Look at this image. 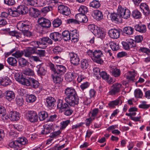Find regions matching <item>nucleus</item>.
Instances as JSON below:
<instances>
[{"label": "nucleus", "mask_w": 150, "mask_h": 150, "mask_svg": "<svg viewBox=\"0 0 150 150\" xmlns=\"http://www.w3.org/2000/svg\"><path fill=\"white\" fill-rule=\"evenodd\" d=\"M64 94L66 96L64 100L69 105L74 107L78 104L79 98L74 88L67 87L64 90Z\"/></svg>", "instance_id": "1"}, {"label": "nucleus", "mask_w": 150, "mask_h": 150, "mask_svg": "<svg viewBox=\"0 0 150 150\" xmlns=\"http://www.w3.org/2000/svg\"><path fill=\"white\" fill-rule=\"evenodd\" d=\"M17 28L21 31H23L25 36L30 37L32 35L31 33L29 30L31 28L30 22L28 21H23L18 22L17 25Z\"/></svg>", "instance_id": "2"}, {"label": "nucleus", "mask_w": 150, "mask_h": 150, "mask_svg": "<svg viewBox=\"0 0 150 150\" xmlns=\"http://www.w3.org/2000/svg\"><path fill=\"white\" fill-rule=\"evenodd\" d=\"M86 53L93 62L100 64H102L104 63V61L102 58L103 55L101 51L96 50L93 51L89 50Z\"/></svg>", "instance_id": "3"}, {"label": "nucleus", "mask_w": 150, "mask_h": 150, "mask_svg": "<svg viewBox=\"0 0 150 150\" xmlns=\"http://www.w3.org/2000/svg\"><path fill=\"white\" fill-rule=\"evenodd\" d=\"M117 12L120 17L124 19H127L130 16L131 12L126 7H123L121 6H119L117 9Z\"/></svg>", "instance_id": "4"}, {"label": "nucleus", "mask_w": 150, "mask_h": 150, "mask_svg": "<svg viewBox=\"0 0 150 150\" xmlns=\"http://www.w3.org/2000/svg\"><path fill=\"white\" fill-rule=\"evenodd\" d=\"M57 2L55 3V4H57L58 5V11L60 13L66 16H69L71 14L70 10L68 7L61 4L58 1Z\"/></svg>", "instance_id": "5"}, {"label": "nucleus", "mask_w": 150, "mask_h": 150, "mask_svg": "<svg viewBox=\"0 0 150 150\" xmlns=\"http://www.w3.org/2000/svg\"><path fill=\"white\" fill-rule=\"evenodd\" d=\"M126 42L123 41L122 43L124 48L125 50H129L130 48L135 47L136 48L138 45H137L134 40L131 39L126 40Z\"/></svg>", "instance_id": "6"}, {"label": "nucleus", "mask_w": 150, "mask_h": 150, "mask_svg": "<svg viewBox=\"0 0 150 150\" xmlns=\"http://www.w3.org/2000/svg\"><path fill=\"white\" fill-rule=\"evenodd\" d=\"M39 84L38 81L34 78L27 77L25 85L28 86H30L32 88L36 89L38 87Z\"/></svg>", "instance_id": "7"}, {"label": "nucleus", "mask_w": 150, "mask_h": 150, "mask_svg": "<svg viewBox=\"0 0 150 150\" xmlns=\"http://www.w3.org/2000/svg\"><path fill=\"white\" fill-rule=\"evenodd\" d=\"M122 86V85L120 83H116L113 84L109 92V94L112 96L117 94L120 92Z\"/></svg>", "instance_id": "8"}, {"label": "nucleus", "mask_w": 150, "mask_h": 150, "mask_svg": "<svg viewBox=\"0 0 150 150\" xmlns=\"http://www.w3.org/2000/svg\"><path fill=\"white\" fill-rule=\"evenodd\" d=\"M69 55L70 58V61L72 64L74 66H77L79 64L80 59L76 53L71 52L69 53Z\"/></svg>", "instance_id": "9"}, {"label": "nucleus", "mask_w": 150, "mask_h": 150, "mask_svg": "<svg viewBox=\"0 0 150 150\" xmlns=\"http://www.w3.org/2000/svg\"><path fill=\"white\" fill-rule=\"evenodd\" d=\"M37 22L41 26L44 28H49L51 26L50 21L48 19L43 17L38 18Z\"/></svg>", "instance_id": "10"}, {"label": "nucleus", "mask_w": 150, "mask_h": 150, "mask_svg": "<svg viewBox=\"0 0 150 150\" xmlns=\"http://www.w3.org/2000/svg\"><path fill=\"white\" fill-rule=\"evenodd\" d=\"M40 48L44 49L47 47V44L52 45L53 43V41L51 39L48 37L42 38H40Z\"/></svg>", "instance_id": "11"}, {"label": "nucleus", "mask_w": 150, "mask_h": 150, "mask_svg": "<svg viewBox=\"0 0 150 150\" xmlns=\"http://www.w3.org/2000/svg\"><path fill=\"white\" fill-rule=\"evenodd\" d=\"M14 78L16 81L24 85L27 79V77H24L21 73L20 72L16 73L14 74Z\"/></svg>", "instance_id": "12"}, {"label": "nucleus", "mask_w": 150, "mask_h": 150, "mask_svg": "<svg viewBox=\"0 0 150 150\" xmlns=\"http://www.w3.org/2000/svg\"><path fill=\"white\" fill-rule=\"evenodd\" d=\"M137 75L134 70H132V71H129L127 73H126L125 75V77L129 81L132 82H135L136 79L135 76Z\"/></svg>", "instance_id": "13"}, {"label": "nucleus", "mask_w": 150, "mask_h": 150, "mask_svg": "<svg viewBox=\"0 0 150 150\" xmlns=\"http://www.w3.org/2000/svg\"><path fill=\"white\" fill-rule=\"evenodd\" d=\"M108 34L110 38L114 39H117L120 35V31L116 29H111L109 30Z\"/></svg>", "instance_id": "14"}, {"label": "nucleus", "mask_w": 150, "mask_h": 150, "mask_svg": "<svg viewBox=\"0 0 150 150\" xmlns=\"http://www.w3.org/2000/svg\"><path fill=\"white\" fill-rule=\"evenodd\" d=\"M110 72L111 75L115 77H119L121 75L120 70L116 66L111 65L110 67Z\"/></svg>", "instance_id": "15"}, {"label": "nucleus", "mask_w": 150, "mask_h": 150, "mask_svg": "<svg viewBox=\"0 0 150 150\" xmlns=\"http://www.w3.org/2000/svg\"><path fill=\"white\" fill-rule=\"evenodd\" d=\"M28 117L29 120L32 122L34 123L38 121V115L35 112L33 111H28Z\"/></svg>", "instance_id": "16"}, {"label": "nucleus", "mask_w": 150, "mask_h": 150, "mask_svg": "<svg viewBox=\"0 0 150 150\" xmlns=\"http://www.w3.org/2000/svg\"><path fill=\"white\" fill-rule=\"evenodd\" d=\"M75 17L78 24L82 23H86L88 21V19L85 14L79 13L76 15Z\"/></svg>", "instance_id": "17"}, {"label": "nucleus", "mask_w": 150, "mask_h": 150, "mask_svg": "<svg viewBox=\"0 0 150 150\" xmlns=\"http://www.w3.org/2000/svg\"><path fill=\"white\" fill-rule=\"evenodd\" d=\"M57 103V108L60 110H64L69 108L68 104L66 102H64L63 100L58 99Z\"/></svg>", "instance_id": "18"}, {"label": "nucleus", "mask_w": 150, "mask_h": 150, "mask_svg": "<svg viewBox=\"0 0 150 150\" xmlns=\"http://www.w3.org/2000/svg\"><path fill=\"white\" fill-rule=\"evenodd\" d=\"M20 114L16 111H11L9 114L8 118L13 121H16L19 120Z\"/></svg>", "instance_id": "19"}, {"label": "nucleus", "mask_w": 150, "mask_h": 150, "mask_svg": "<svg viewBox=\"0 0 150 150\" xmlns=\"http://www.w3.org/2000/svg\"><path fill=\"white\" fill-rule=\"evenodd\" d=\"M52 124V123H47L43 126V129L41 131V134L46 135L51 132Z\"/></svg>", "instance_id": "20"}, {"label": "nucleus", "mask_w": 150, "mask_h": 150, "mask_svg": "<svg viewBox=\"0 0 150 150\" xmlns=\"http://www.w3.org/2000/svg\"><path fill=\"white\" fill-rule=\"evenodd\" d=\"M140 9L145 16H148L150 13V10L148 6L145 3H142L140 5Z\"/></svg>", "instance_id": "21"}, {"label": "nucleus", "mask_w": 150, "mask_h": 150, "mask_svg": "<svg viewBox=\"0 0 150 150\" xmlns=\"http://www.w3.org/2000/svg\"><path fill=\"white\" fill-rule=\"evenodd\" d=\"M47 106L49 109H52L54 106L55 99L53 97L49 96L46 98Z\"/></svg>", "instance_id": "22"}, {"label": "nucleus", "mask_w": 150, "mask_h": 150, "mask_svg": "<svg viewBox=\"0 0 150 150\" xmlns=\"http://www.w3.org/2000/svg\"><path fill=\"white\" fill-rule=\"evenodd\" d=\"M50 37L54 41H60L62 40V35L57 32H54L50 34Z\"/></svg>", "instance_id": "23"}, {"label": "nucleus", "mask_w": 150, "mask_h": 150, "mask_svg": "<svg viewBox=\"0 0 150 150\" xmlns=\"http://www.w3.org/2000/svg\"><path fill=\"white\" fill-rule=\"evenodd\" d=\"M5 94L6 99L8 101H10L15 98V94L12 91H6L5 92Z\"/></svg>", "instance_id": "24"}, {"label": "nucleus", "mask_w": 150, "mask_h": 150, "mask_svg": "<svg viewBox=\"0 0 150 150\" xmlns=\"http://www.w3.org/2000/svg\"><path fill=\"white\" fill-rule=\"evenodd\" d=\"M36 50L31 47H28L24 50V53L25 57H29L34 54H36Z\"/></svg>", "instance_id": "25"}, {"label": "nucleus", "mask_w": 150, "mask_h": 150, "mask_svg": "<svg viewBox=\"0 0 150 150\" xmlns=\"http://www.w3.org/2000/svg\"><path fill=\"white\" fill-rule=\"evenodd\" d=\"M70 39L72 42H77L79 40V33L77 32V30H75L70 32Z\"/></svg>", "instance_id": "26"}, {"label": "nucleus", "mask_w": 150, "mask_h": 150, "mask_svg": "<svg viewBox=\"0 0 150 150\" xmlns=\"http://www.w3.org/2000/svg\"><path fill=\"white\" fill-rule=\"evenodd\" d=\"M51 76L54 82L57 84H60L63 80V78L61 75L55 73L54 75H52Z\"/></svg>", "instance_id": "27"}, {"label": "nucleus", "mask_w": 150, "mask_h": 150, "mask_svg": "<svg viewBox=\"0 0 150 150\" xmlns=\"http://www.w3.org/2000/svg\"><path fill=\"white\" fill-rule=\"evenodd\" d=\"M94 34L98 38L103 39L105 36V33L104 31L102 30L99 28L96 27V30H95Z\"/></svg>", "instance_id": "28"}, {"label": "nucleus", "mask_w": 150, "mask_h": 150, "mask_svg": "<svg viewBox=\"0 0 150 150\" xmlns=\"http://www.w3.org/2000/svg\"><path fill=\"white\" fill-rule=\"evenodd\" d=\"M94 34L98 38L103 39L105 36V33L104 31L102 30L99 28L96 27V30H95Z\"/></svg>", "instance_id": "29"}, {"label": "nucleus", "mask_w": 150, "mask_h": 150, "mask_svg": "<svg viewBox=\"0 0 150 150\" xmlns=\"http://www.w3.org/2000/svg\"><path fill=\"white\" fill-rule=\"evenodd\" d=\"M122 103V100L121 98H118L115 100L110 101L108 104L110 107L115 108V106L119 105H121Z\"/></svg>", "instance_id": "30"}, {"label": "nucleus", "mask_w": 150, "mask_h": 150, "mask_svg": "<svg viewBox=\"0 0 150 150\" xmlns=\"http://www.w3.org/2000/svg\"><path fill=\"white\" fill-rule=\"evenodd\" d=\"M17 8L20 14H25L28 11V8L24 5H20L17 6Z\"/></svg>", "instance_id": "31"}, {"label": "nucleus", "mask_w": 150, "mask_h": 150, "mask_svg": "<svg viewBox=\"0 0 150 150\" xmlns=\"http://www.w3.org/2000/svg\"><path fill=\"white\" fill-rule=\"evenodd\" d=\"M136 31L141 33H145L146 30V25L142 24L136 25L134 26Z\"/></svg>", "instance_id": "32"}, {"label": "nucleus", "mask_w": 150, "mask_h": 150, "mask_svg": "<svg viewBox=\"0 0 150 150\" xmlns=\"http://www.w3.org/2000/svg\"><path fill=\"white\" fill-rule=\"evenodd\" d=\"M37 67L38 69L37 73L40 76H44L45 75L46 70L43 64L37 65Z\"/></svg>", "instance_id": "33"}, {"label": "nucleus", "mask_w": 150, "mask_h": 150, "mask_svg": "<svg viewBox=\"0 0 150 150\" xmlns=\"http://www.w3.org/2000/svg\"><path fill=\"white\" fill-rule=\"evenodd\" d=\"M57 70L56 72V74L62 75L66 71V69L65 66L62 65H57Z\"/></svg>", "instance_id": "34"}, {"label": "nucleus", "mask_w": 150, "mask_h": 150, "mask_svg": "<svg viewBox=\"0 0 150 150\" xmlns=\"http://www.w3.org/2000/svg\"><path fill=\"white\" fill-rule=\"evenodd\" d=\"M28 11L30 15L35 18L38 17L40 14V12L39 10L33 7L30 8L28 10Z\"/></svg>", "instance_id": "35"}, {"label": "nucleus", "mask_w": 150, "mask_h": 150, "mask_svg": "<svg viewBox=\"0 0 150 150\" xmlns=\"http://www.w3.org/2000/svg\"><path fill=\"white\" fill-rule=\"evenodd\" d=\"M23 3L27 6H40L39 5H38L37 0H24Z\"/></svg>", "instance_id": "36"}, {"label": "nucleus", "mask_w": 150, "mask_h": 150, "mask_svg": "<svg viewBox=\"0 0 150 150\" xmlns=\"http://www.w3.org/2000/svg\"><path fill=\"white\" fill-rule=\"evenodd\" d=\"M57 2H58L57 1L54 0H40L39 6H42L47 4L48 5H50L51 4H52V5L55 4V3Z\"/></svg>", "instance_id": "37"}, {"label": "nucleus", "mask_w": 150, "mask_h": 150, "mask_svg": "<svg viewBox=\"0 0 150 150\" xmlns=\"http://www.w3.org/2000/svg\"><path fill=\"white\" fill-rule=\"evenodd\" d=\"M134 31V28L131 26H126L123 29V33L128 35H132Z\"/></svg>", "instance_id": "38"}, {"label": "nucleus", "mask_w": 150, "mask_h": 150, "mask_svg": "<svg viewBox=\"0 0 150 150\" xmlns=\"http://www.w3.org/2000/svg\"><path fill=\"white\" fill-rule=\"evenodd\" d=\"M93 16L96 20L99 21L103 18V15L101 12L97 10L93 11Z\"/></svg>", "instance_id": "39"}, {"label": "nucleus", "mask_w": 150, "mask_h": 150, "mask_svg": "<svg viewBox=\"0 0 150 150\" xmlns=\"http://www.w3.org/2000/svg\"><path fill=\"white\" fill-rule=\"evenodd\" d=\"M48 116V114L46 112L42 111L38 113V117L40 121H43L45 120Z\"/></svg>", "instance_id": "40"}, {"label": "nucleus", "mask_w": 150, "mask_h": 150, "mask_svg": "<svg viewBox=\"0 0 150 150\" xmlns=\"http://www.w3.org/2000/svg\"><path fill=\"white\" fill-rule=\"evenodd\" d=\"M7 61L8 64L12 66L16 67L17 66V60L14 57H9L7 58Z\"/></svg>", "instance_id": "41"}, {"label": "nucleus", "mask_w": 150, "mask_h": 150, "mask_svg": "<svg viewBox=\"0 0 150 150\" xmlns=\"http://www.w3.org/2000/svg\"><path fill=\"white\" fill-rule=\"evenodd\" d=\"M71 121L70 120L68 119L63 120L60 123V129L62 131L65 129L66 127L70 123Z\"/></svg>", "instance_id": "42"}, {"label": "nucleus", "mask_w": 150, "mask_h": 150, "mask_svg": "<svg viewBox=\"0 0 150 150\" xmlns=\"http://www.w3.org/2000/svg\"><path fill=\"white\" fill-rule=\"evenodd\" d=\"M119 14L118 13H111L110 16V18L111 20L113 22H118L119 21V20L120 18Z\"/></svg>", "instance_id": "43"}, {"label": "nucleus", "mask_w": 150, "mask_h": 150, "mask_svg": "<svg viewBox=\"0 0 150 150\" xmlns=\"http://www.w3.org/2000/svg\"><path fill=\"white\" fill-rule=\"evenodd\" d=\"M62 36L65 41H67L70 40V33L69 31H64L62 33Z\"/></svg>", "instance_id": "44"}, {"label": "nucleus", "mask_w": 150, "mask_h": 150, "mask_svg": "<svg viewBox=\"0 0 150 150\" xmlns=\"http://www.w3.org/2000/svg\"><path fill=\"white\" fill-rule=\"evenodd\" d=\"M132 16L135 19H139L142 17V14L137 10H135L132 12Z\"/></svg>", "instance_id": "45"}, {"label": "nucleus", "mask_w": 150, "mask_h": 150, "mask_svg": "<svg viewBox=\"0 0 150 150\" xmlns=\"http://www.w3.org/2000/svg\"><path fill=\"white\" fill-rule=\"evenodd\" d=\"M110 46L113 51H117L119 48V44L114 41H112L110 42Z\"/></svg>", "instance_id": "46"}, {"label": "nucleus", "mask_w": 150, "mask_h": 150, "mask_svg": "<svg viewBox=\"0 0 150 150\" xmlns=\"http://www.w3.org/2000/svg\"><path fill=\"white\" fill-rule=\"evenodd\" d=\"M99 110L98 108H95L92 111L89 112V114L90 117L92 118H94V119L95 120L99 112Z\"/></svg>", "instance_id": "47"}, {"label": "nucleus", "mask_w": 150, "mask_h": 150, "mask_svg": "<svg viewBox=\"0 0 150 150\" xmlns=\"http://www.w3.org/2000/svg\"><path fill=\"white\" fill-rule=\"evenodd\" d=\"M100 5V3L98 0H93L89 4L90 7L96 8H99Z\"/></svg>", "instance_id": "48"}, {"label": "nucleus", "mask_w": 150, "mask_h": 150, "mask_svg": "<svg viewBox=\"0 0 150 150\" xmlns=\"http://www.w3.org/2000/svg\"><path fill=\"white\" fill-rule=\"evenodd\" d=\"M36 99V96L32 94L27 95L26 97V101L29 103H33L35 101Z\"/></svg>", "instance_id": "49"}, {"label": "nucleus", "mask_w": 150, "mask_h": 150, "mask_svg": "<svg viewBox=\"0 0 150 150\" xmlns=\"http://www.w3.org/2000/svg\"><path fill=\"white\" fill-rule=\"evenodd\" d=\"M81 67L83 69H85L88 67L89 64L88 61L86 59H83L81 62Z\"/></svg>", "instance_id": "50"}, {"label": "nucleus", "mask_w": 150, "mask_h": 150, "mask_svg": "<svg viewBox=\"0 0 150 150\" xmlns=\"http://www.w3.org/2000/svg\"><path fill=\"white\" fill-rule=\"evenodd\" d=\"M19 64L22 67L28 66L30 63L28 61L23 58L21 59L19 61Z\"/></svg>", "instance_id": "51"}, {"label": "nucleus", "mask_w": 150, "mask_h": 150, "mask_svg": "<svg viewBox=\"0 0 150 150\" xmlns=\"http://www.w3.org/2000/svg\"><path fill=\"white\" fill-rule=\"evenodd\" d=\"M62 48L59 46L54 47L53 49L54 53L56 54H60L62 51Z\"/></svg>", "instance_id": "52"}, {"label": "nucleus", "mask_w": 150, "mask_h": 150, "mask_svg": "<svg viewBox=\"0 0 150 150\" xmlns=\"http://www.w3.org/2000/svg\"><path fill=\"white\" fill-rule=\"evenodd\" d=\"M55 5V4H54V5H52V4H51L50 5V6H46L42 8L41 10V11L44 13H46L50 10H52L53 6Z\"/></svg>", "instance_id": "53"}, {"label": "nucleus", "mask_w": 150, "mask_h": 150, "mask_svg": "<svg viewBox=\"0 0 150 150\" xmlns=\"http://www.w3.org/2000/svg\"><path fill=\"white\" fill-rule=\"evenodd\" d=\"M62 24V21L59 18L54 20L52 22V25L54 27L57 28L59 26Z\"/></svg>", "instance_id": "54"}, {"label": "nucleus", "mask_w": 150, "mask_h": 150, "mask_svg": "<svg viewBox=\"0 0 150 150\" xmlns=\"http://www.w3.org/2000/svg\"><path fill=\"white\" fill-rule=\"evenodd\" d=\"M134 94L135 97L136 98H141L143 96L142 92L139 89H137L135 90Z\"/></svg>", "instance_id": "55"}, {"label": "nucleus", "mask_w": 150, "mask_h": 150, "mask_svg": "<svg viewBox=\"0 0 150 150\" xmlns=\"http://www.w3.org/2000/svg\"><path fill=\"white\" fill-rule=\"evenodd\" d=\"M136 49L139 52H141L146 53H148L150 52V50L149 49L144 47H139L138 46V45H137Z\"/></svg>", "instance_id": "56"}, {"label": "nucleus", "mask_w": 150, "mask_h": 150, "mask_svg": "<svg viewBox=\"0 0 150 150\" xmlns=\"http://www.w3.org/2000/svg\"><path fill=\"white\" fill-rule=\"evenodd\" d=\"M16 102L17 105L19 106H21L23 104L24 101L23 98L21 96H19L16 98Z\"/></svg>", "instance_id": "57"}, {"label": "nucleus", "mask_w": 150, "mask_h": 150, "mask_svg": "<svg viewBox=\"0 0 150 150\" xmlns=\"http://www.w3.org/2000/svg\"><path fill=\"white\" fill-rule=\"evenodd\" d=\"M78 11L81 13V14H85L88 11V8L86 6L81 5L78 9Z\"/></svg>", "instance_id": "58"}, {"label": "nucleus", "mask_w": 150, "mask_h": 150, "mask_svg": "<svg viewBox=\"0 0 150 150\" xmlns=\"http://www.w3.org/2000/svg\"><path fill=\"white\" fill-rule=\"evenodd\" d=\"M62 130L60 129L59 130L54 132L51 133L50 135V137L53 138H56L61 133Z\"/></svg>", "instance_id": "59"}, {"label": "nucleus", "mask_w": 150, "mask_h": 150, "mask_svg": "<svg viewBox=\"0 0 150 150\" xmlns=\"http://www.w3.org/2000/svg\"><path fill=\"white\" fill-rule=\"evenodd\" d=\"M147 102L145 101H144L142 102L141 103L139 106V108L143 109H147L150 107V104H146Z\"/></svg>", "instance_id": "60"}, {"label": "nucleus", "mask_w": 150, "mask_h": 150, "mask_svg": "<svg viewBox=\"0 0 150 150\" xmlns=\"http://www.w3.org/2000/svg\"><path fill=\"white\" fill-rule=\"evenodd\" d=\"M40 41H34L31 42V45H32L33 47L32 48L35 49V50H37V48H40Z\"/></svg>", "instance_id": "61"}, {"label": "nucleus", "mask_w": 150, "mask_h": 150, "mask_svg": "<svg viewBox=\"0 0 150 150\" xmlns=\"http://www.w3.org/2000/svg\"><path fill=\"white\" fill-rule=\"evenodd\" d=\"M6 113V111L5 108L4 106L0 105V116H5Z\"/></svg>", "instance_id": "62"}, {"label": "nucleus", "mask_w": 150, "mask_h": 150, "mask_svg": "<svg viewBox=\"0 0 150 150\" xmlns=\"http://www.w3.org/2000/svg\"><path fill=\"white\" fill-rule=\"evenodd\" d=\"M24 74L28 76H33L34 74V73L33 70L30 69H28L24 71Z\"/></svg>", "instance_id": "63"}, {"label": "nucleus", "mask_w": 150, "mask_h": 150, "mask_svg": "<svg viewBox=\"0 0 150 150\" xmlns=\"http://www.w3.org/2000/svg\"><path fill=\"white\" fill-rule=\"evenodd\" d=\"M24 54L23 52L22 51H17L15 53L13 54L12 55L15 57L16 58H18L22 57Z\"/></svg>", "instance_id": "64"}]
</instances>
